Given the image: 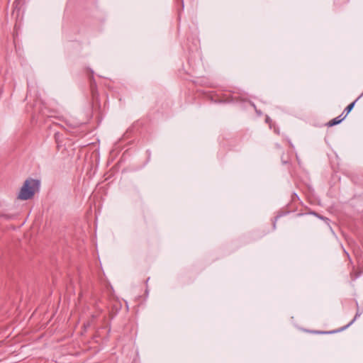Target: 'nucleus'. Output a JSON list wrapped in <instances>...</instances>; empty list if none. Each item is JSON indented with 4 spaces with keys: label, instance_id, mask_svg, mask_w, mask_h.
I'll use <instances>...</instances> for the list:
<instances>
[{
    "label": "nucleus",
    "instance_id": "a211bd4d",
    "mask_svg": "<svg viewBox=\"0 0 363 363\" xmlns=\"http://www.w3.org/2000/svg\"><path fill=\"white\" fill-rule=\"evenodd\" d=\"M345 253L347 254V256L350 258L349 254H347V252H345Z\"/></svg>",
    "mask_w": 363,
    "mask_h": 363
},
{
    "label": "nucleus",
    "instance_id": "9b49d317",
    "mask_svg": "<svg viewBox=\"0 0 363 363\" xmlns=\"http://www.w3.org/2000/svg\"><path fill=\"white\" fill-rule=\"evenodd\" d=\"M106 328V327H101V328H99L96 330V336H100L101 335V331L103 330H105Z\"/></svg>",
    "mask_w": 363,
    "mask_h": 363
},
{
    "label": "nucleus",
    "instance_id": "2eb2a0df",
    "mask_svg": "<svg viewBox=\"0 0 363 363\" xmlns=\"http://www.w3.org/2000/svg\"><path fill=\"white\" fill-rule=\"evenodd\" d=\"M96 318V316L95 315H91V318H92V319H94V318Z\"/></svg>",
    "mask_w": 363,
    "mask_h": 363
},
{
    "label": "nucleus",
    "instance_id": "1a4fd4ad",
    "mask_svg": "<svg viewBox=\"0 0 363 363\" xmlns=\"http://www.w3.org/2000/svg\"><path fill=\"white\" fill-rule=\"evenodd\" d=\"M360 315H361V313H359V311H357V313H356V315H355V316H354V318H353V320H352V321H351V322H350L347 325H346L345 328H347V327H348V326L351 325H352V324L355 321L356 318H357L358 316H359Z\"/></svg>",
    "mask_w": 363,
    "mask_h": 363
},
{
    "label": "nucleus",
    "instance_id": "7ed1b4c3",
    "mask_svg": "<svg viewBox=\"0 0 363 363\" xmlns=\"http://www.w3.org/2000/svg\"><path fill=\"white\" fill-rule=\"evenodd\" d=\"M345 118H346V115L342 116V114H341L339 116L330 121L327 123V125L329 127H331V126L337 125V124L340 123Z\"/></svg>",
    "mask_w": 363,
    "mask_h": 363
},
{
    "label": "nucleus",
    "instance_id": "423d86ee",
    "mask_svg": "<svg viewBox=\"0 0 363 363\" xmlns=\"http://www.w3.org/2000/svg\"><path fill=\"white\" fill-rule=\"evenodd\" d=\"M84 123H82V122H74L72 119H69L67 121V125H69V126H71L72 128H78L81 125H83Z\"/></svg>",
    "mask_w": 363,
    "mask_h": 363
},
{
    "label": "nucleus",
    "instance_id": "f3484780",
    "mask_svg": "<svg viewBox=\"0 0 363 363\" xmlns=\"http://www.w3.org/2000/svg\"><path fill=\"white\" fill-rule=\"evenodd\" d=\"M320 333H326V332H321V331H319V334Z\"/></svg>",
    "mask_w": 363,
    "mask_h": 363
},
{
    "label": "nucleus",
    "instance_id": "dca6fc26",
    "mask_svg": "<svg viewBox=\"0 0 363 363\" xmlns=\"http://www.w3.org/2000/svg\"><path fill=\"white\" fill-rule=\"evenodd\" d=\"M318 218L323 219V218L322 216H318Z\"/></svg>",
    "mask_w": 363,
    "mask_h": 363
},
{
    "label": "nucleus",
    "instance_id": "f257e3e1",
    "mask_svg": "<svg viewBox=\"0 0 363 363\" xmlns=\"http://www.w3.org/2000/svg\"><path fill=\"white\" fill-rule=\"evenodd\" d=\"M40 180L32 178L27 179L18 195V199L20 200H28L33 197L35 193L39 191Z\"/></svg>",
    "mask_w": 363,
    "mask_h": 363
},
{
    "label": "nucleus",
    "instance_id": "4468645a",
    "mask_svg": "<svg viewBox=\"0 0 363 363\" xmlns=\"http://www.w3.org/2000/svg\"><path fill=\"white\" fill-rule=\"evenodd\" d=\"M265 121H266L267 123L271 122V119L268 116H267Z\"/></svg>",
    "mask_w": 363,
    "mask_h": 363
},
{
    "label": "nucleus",
    "instance_id": "f8f14e48",
    "mask_svg": "<svg viewBox=\"0 0 363 363\" xmlns=\"http://www.w3.org/2000/svg\"><path fill=\"white\" fill-rule=\"evenodd\" d=\"M305 214H312L318 217V213L315 211H308V212L306 213Z\"/></svg>",
    "mask_w": 363,
    "mask_h": 363
},
{
    "label": "nucleus",
    "instance_id": "39448f33",
    "mask_svg": "<svg viewBox=\"0 0 363 363\" xmlns=\"http://www.w3.org/2000/svg\"><path fill=\"white\" fill-rule=\"evenodd\" d=\"M359 99V98H357L354 101H353L352 103H351L350 104H349L344 110V111L342 112V116L344 115V113H345V115H347L352 110V108H354V104L356 103V101Z\"/></svg>",
    "mask_w": 363,
    "mask_h": 363
},
{
    "label": "nucleus",
    "instance_id": "6e6552de",
    "mask_svg": "<svg viewBox=\"0 0 363 363\" xmlns=\"http://www.w3.org/2000/svg\"><path fill=\"white\" fill-rule=\"evenodd\" d=\"M360 274H361V272H352L351 274H350L351 279L352 280H355L356 279H357L360 276Z\"/></svg>",
    "mask_w": 363,
    "mask_h": 363
},
{
    "label": "nucleus",
    "instance_id": "20e7f679",
    "mask_svg": "<svg viewBox=\"0 0 363 363\" xmlns=\"http://www.w3.org/2000/svg\"><path fill=\"white\" fill-rule=\"evenodd\" d=\"M22 0H15L13 2V14L16 13L17 16L19 15L21 11L20 4Z\"/></svg>",
    "mask_w": 363,
    "mask_h": 363
},
{
    "label": "nucleus",
    "instance_id": "9d476101",
    "mask_svg": "<svg viewBox=\"0 0 363 363\" xmlns=\"http://www.w3.org/2000/svg\"><path fill=\"white\" fill-rule=\"evenodd\" d=\"M303 331L305 332H307V333H312V334H317L318 333V330H306V329H302Z\"/></svg>",
    "mask_w": 363,
    "mask_h": 363
},
{
    "label": "nucleus",
    "instance_id": "f03ea898",
    "mask_svg": "<svg viewBox=\"0 0 363 363\" xmlns=\"http://www.w3.org/2000/svg\"><path fill=\"white\" fill-rule=\"evenodd\" d=\"M89 88L92 97V100L95 103H99V92L97 89L96 83L93 76L89 78Z\"/></svg>",
    "mask_w": 363,
    "mask_h": 363
},
{
    "label": "nucleus",
    "instance_id": "0eeeda50",
    "mask_svg": "<svg viewBox=\"0 0 363 363\" xmlns=\"http://www.w3.org/2000/svg\"><path fill=\"white\" fill-rule=\"evenodd\" d=\"M14 217H15L14 215L9 213H6V212L0 213V218H5L6 220L13 219Z\"/></svg>",
    "mask_w": 363,
    "mask_h": 363
},
{
    "label": "nucleus",
    "instance_id": "ddd939ff",
    "mask_svg": "<svg viewBox=\"0 0 363 363\" xmlns=\"http://www.w3.org/2000/svg\"><path fill=\"white\" fill-rule=\"evenodd\" d=\"M90 325H91V323L89 321H88L86 323H84V330H86L87 329V328L90 327Z\"/></svg>",
    "mask_w": 363,
    "mask_h": 363
}]
</instances>
